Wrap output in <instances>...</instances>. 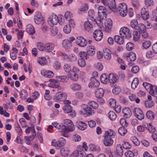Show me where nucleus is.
<instances>
[{"label":"nucleus","instance_id":"nucleus-1","mask_svg":"<svg viewBox=\"0 0 157 157\" xmlns=\"http://www.w3.org/2000/svg\"><path fill=\"white\" fill-rule=\"evenodd\" d=\"M102 2L105 6H108L109 8L113 11L117 12L119 9H126L127 6L125 4H120L119 7L117 8L115 0H101Z\"/></svg>","mask_w":157,"mask_h":157},{"label":"nucleus","instance_id":"nucleus-2","mask_svg":"<svg viewBox=\"0 0 157 157\" xmlns=\"http://www.w3.org/2000/svg\"><path fill=\"white\" fill-rule=\"evenodd\" d=\"M106 9L103 6H100L98 8V14L99 21L98 20L97 21L98 22H99L100 23L102 22L103 20H105L107 17V14L106 13Z\"/></svg>","mask_w":157,"mask_h":157},{"label":"nucleus","instance_id":"nucleus-3","mask_svg":"<svg viewBox=\"0 0 157 157\" xmlns=\"http://www.w3.org/2000/svg\"><path fill=\"white\" fill-rule=\"evenodd\" d=\"M67 94L65 93H57L53 97V100L56 102L64 101H66Z\"/></svg>","mask_w":157,"mask_h":157},{"label":"nucleus","instance_id":"nucleus-4","mask_svg":"<svg viewBox=\"0 0 157 157\" xmlns=\"http://www.w3.org/2000/svg\"><path fill=\"white\" fill-rule=\"evenodd\" d=\"M120 34L123 37L130 38L132 36L131 33L129 29L126 27H123L121 28L120 31Z\"/></svg>","mask_w":157,"mask_h":157},{"label":"nucleus","instance_id":"nucleus-5","mask_svg":"<svg viewBox=\"0 0 157 157\" xmlns=\"http://www.w3.org/2000/svg\"><path fill=\"white\" fill-rule=\"evenodd\" d=\"M60 139L61 140L58 141L54 139L51 142V145L58 148H60L66 142L65 139L63 138H61Z\"/></svg>","mask_w":157,"mask_h":157},{"label":"nucleus","instance_id":"nucleus-6","mask_svg":"<svg viewBox=\"0 0 157 157\" xmlns=\"http://www.w3.org/2000/svg\"><path fill=\"white\" fill-rule=\"evenodd\" d=\"M133 112L135 113V116L139 120H141L144 118V114L141 110L138 108H135Z\"/></svg>","mask_w":157,"mask_h":157},{"label":"nucleus","instance_id":"nucleus-7","mask_svg":"<svg viewBox=\"0 0 157 157\" xmlns=\"http://www.w3.org/2000/svg\"><path fill=\"white\" fill-rule=\"evenodd\" d=\"M34 19L35 23L36 24L43 25L44 23V18L40 13H38L35 16Z\"/></svg>","mask_w":157,"mask_h":157},{"label":"nucleus","instance_id":"nucleus-8","mask_svg":"<svg viewBox=\"0 0 157 157\" xmlns=\"http://www.w3.org/2000/svg\"><path fill=\"white\" fill-rule=\"evenodd\" d=\"M37 48L40 51H45L47 52H49V43H47L44 44L42 42H38L37 43Z\"/></svg>","mask_w":157,"mask_h":157},{"label":"nucleus","instance_id":"nucleus-9","mask_svg":"<svg viewBox=\"0 0 157 157\" xmlns=\"http://www.w3.org/2000/svg\"><path fill=\"white\" fill-rule=\"evenodd\" d=\"M76 42L78 45L83 47H85L87 44L86 40L81 36L77 37Z\"/></svg>","mask_w":157,"mask_h":157},{"label":"nucleus","instance_id":"nucleus-10","mask_svg":"<svg viewBox=\"0 0 157 157\" xmlns=\"http://www.w3.org/2000/svg\"><path fill=\"white\" fill-rule=\"evenodd\" d=\"M103 36V33L100 30H95L93 34L94 38L97 41H101L102 38Z\"/></svg>","mask_w":157,"mask_h":157},{"label":"nucleus","instance_id":"nucleus-11","mask_svg":"<svg viewBox=\"0 0 157 157\" xmlns=\"http://www.w3.org/2000/svg\"><path fill=\"white\" fill-rule=\"evenodd\" d=\"M99 82L94 77H92L88 86L90 88H96L99 87Z\"/></svg>","mask_w":157,"mask_h":157},{"label":"nucleus","instance_id":"nucleus-12","mask_svg":"<svg viewBox=\"0 0 157 157\" xmlns=\"http://www.w3.org/2000/svg\"><path fill=\"white\" fill-rule=\"evenodd\" d=\"M71 102L69 100H66L64 101L65 105L63 107V110L65 113H69L72 111V108L71 106L69 105L71 104Z\"/></svg>","mask_w":157,"mask_h":157},{"label":"nucleus","instance_id":"nucleus-13","mask_svg":"<svg viewBox=\"0 0 157 157\" xmlns=\"http://www.w3.org/2000/svg\"><path fill=\"white\" fill-rule=\"evenodd\" d=\"M82 107L84 111V114L87 116L91 115L94 113V112L92 110V108L84 104L82 105Z\"/></svg>","mask_w":157,"mask_h":157},{"label":"nucleus","instance_id":"nucleus-14","mask_svg":"<svg viewBox=\"0 0 157 157\" xmlns=\"http://www.w3.org/2000/svg\"><path fill=\"white\" fill-rule=\"evenodd\" d=\"M74 129V125L72 122L70 123V124H68L67 126H65L62 124V130L61 131L62 132L71 131H73Z\"/></svg>","mask_w":157,"mask_h":157},{"label":"nucleus","instance_id":"nucleus-15","mask_svg":"<svg viewBox=\"0 0 157 157\" xmlns=\"http://www.w3.org/2000/svg\"><path fill=\"white\" fill-rule=\"evenodd\" d=\"M85 152L83 150L75 151L69 157H85Z\"/></svg>","mask_w":157,"mask_h":157},{"label":"nucleus","instance_id":"nucleus-16","mask_svg":"<svg viewBox=\"0 0 157 157\" xmlns=\"http://www.w3.org/2000/svg\"><path fill=\"white\" fill-rule=\"evenodd\" d=\"M104 144L106 146H110L113 144V140L112 138L104 135Z\"/></svg>","mask_w":157,"mask_h":157},{"label":"nucleus","instance_id":"nucleus-17","mask_svg":"<svg viewBox=\"0 0 157 157\" xmlns=\"http://www.w3.org/2000/svg\"><path fill=\"white\" fill-rule=\"evenodd\" d=\"M122 113L124 114V117L127 118H129L132 115L131 110L128 107L123 109Z\"/></svg>","mask_w":157,"mask_h":157},{"label":"nucleus","instance_id":"nucleus-18","mask_svg":"<svg viewBox=\"0 0 157 157\" xmlns=\"http://www.w3.org/2000/svg\"><path fill=\"white\" fill-rule=\"evenodd\" d=\"M111 51L107 48H105L103 49V54L105 59L108 60H109L111 59Z\"/></svg>","mask_w":157,"mask_h":157},{"label":"nucleus","instance_id":"nucleus-19","mask_svg":"<svg viewBox=\"0 0 157 157\" xmlns=\"http://www.w3.org/2000/svg\"><path fill=\"white\" fill-rule=\"evenodd\" d=\"M113 22L110 19H107L105 23V30L106 31L110 32L112 27Z\"/></svg>","mask_w":157,"mask_h":157},{"label":"nucleus","instance_id":"nucleus-20","mask_svg":"<svg viewBox=\"0 0 157 157\" xmlns=\"http://www.w3.org/2000/svg\"><path fill=\"white\" fill-rule=\"evenodd\" d=\"M109 82L110 83L114 84L118 80V76L112 73L110 74L109 75Z\"/></svg>","mask_w":157,"mask_h":157},{"label":"nucleus","instance_id":"nucleus-21","mask_svg":"<svg viewBox=\"0 0 157 157\" xmlns=\"http://www.w3.org/2000/svg\"><path fill=\"white\" fill-rule=\"evenodd\" d=\"M84 25L85 29L88 32H91L93 30V26L89 21H85Z\"/></svg>","mask_w":157,"mask_h":157},{"label":"nucleus","instance_id":"nucleus-22","mask_svg":"<svg viewBox=\"0 0 157 157\" xmlns=\"http://www.w3.org/2000/svg\"><path fill=\"white\" fill-rule=\"evenodd\" d=\"M50 21L53 25H56L59 22L58 17L56 15L52 13L50 17Z\"/></svg>","mask_w":157,"mask_h":157},{"label":"nucleus","instance_id":"nucleus-23","mask_svg":"<svg viewBox=\"0 0 157 157\" xmlns=\"http://www.w3.org/2000/svg\"><path fill=\"white\" fill-rule=\"evenodd\" d=\"M117 155L122 157L124 155L123 148L120 144H118L116 147Z\"/></svg>","mask_w":157,"mask_h":157},{"label":"nucleus","instance_id":"nucleus-24","mask_svg":"<svg viewBox=\"0 0 157 157\" xmlns=\"http://www.w3.org/2000/svg\"><path fill=\"white\" fill-rule=\"evenodd\" d=\"M27 32L30 35H33L35 33V28L31 24H29L27 25L26 28Z\"/></svg>","mask_w":157,"mask_h":157},{"label":"nucleus","instance_id":"nucleus-25","mask_svg":"<svg viewBox=\"0 0 157 157\" xmlns=\"http://www.w3.org/2000/svg\"><path fill=\"white\" fill-rule=\"evenodd\" d=\"M62 45L66 49H70L72 46L71 42V40H65L63 41Z\"/></svg>","mask_w":157,"mask_h":157},{"label":"nucleus","instance_id":"nucleus-26","mask_svg":"<svg viewBox=\"0 0 157 157\" xmlns=\"http://www.w3.org/2000/svg\"><path fill=\"white\" fill-rule=\"evenodd\" d=\"M36 135L32 134L29 136H25L24 137V140L26 143L28 145H30L31 141L34 139Z\"/></svg>","mask_w":157,"mask_h":157},{"label":"nucleus","instance_id":"nucleus-27","mask_svg":"<svg viewBox=\"0 0 157 157\" xmlns=\"http://www.w3.org/2000/svg\"><path fill=\"white\" fill-rule=\"evenodd\" d=\"M104 93V91L102 88L98 89L95 92L96 97L97 98H102L103 96Z\"/></svg>","mask_w":157,"mask_h":157},{"label":"nucleus","instance_id":"nucleus-28","mask_svg":"<svg viewBox=\"0 0 157 157\" xmlns=\"http://www.w3.org/2000/svg\"><path fill=\"white\" fill-rule=\"evenodd\" d=\"M122 36H120L118 35H115L114 39L116 42L119 44H123L124 42V40Z\"/></svg>","mask_w":157,"mask_h":157},{"label":"nucleus","instance_id":"nucleus-29","mask_svg":"<svg viewBox=\"0 0 157 157\" xmlns=\"http://www.w3.org/2000/svg\"><path fill=\"white\" fill-rule=\"evenodd\" d=\"M141 13L142 18L144 20H146L149 18V16L148 12L146 11L145 9H142Z\"/></svg>","mask_w":157,"mask_h":157},{"label":"nucleus","instance_id":"nucleus-30","mask_svg":"<svg viewBox=\"0 0 157 157\" xmlns=\"http://www.w3.org/2000/svg\"><path fill=\"white\" fill-rule=\"evenodd\" d=\"M88 19L89 20H91L93 21L94 24L95 23H96L100 28H101V27H102L103 24V22L102 21V22L101 23H100L99 22H98V20L99 21H100L99 20H100V19H99V17H98L96 19H95L94 18V16H92V17H89Z\"/></svg>","mask_w":157,"mask_h":157},{"label":"nucleus","instance_id":"nucleus-31","mask_svg":"<svg viewBox=\"0 0 157 157\" xmlns=\"http://www.w3.org/2000/svg\"><path fill=\"white\" fill-rule=\"evenodd\" d=\"M127 59L131 61H134L136 59V55L134 52H131L126 56Z\"/></svg>","mask_w":157,"mask_h":157},{"label":"nucleus","instance_id":"nucleus-32","mask_svg":"<svg viewBox=\"0 0 157 157\" xmlns=\"http://www.w3.org/2000/svg\"><path fill=\"white\" fill-rule=\"evenodd\" d=\"M140 31L136 30L134 31L133 33V40L135 41L138 40L140 38Z\"/></svg>","mask_w":157,"mask_h":157},{"label":"nucleus","instance_id":"nucleus-33","mask_svg":"<svg viewBox=\"0 0 157 157\" xmlns=\"http://www.w3.org/2000/svg\"><path fill=\"white\" fill-rule=\"evenodd\" d=\"M143 84L147 91L149 92L150 94H151V91L153 90V86L147 82H143Z\"/></svg>","mask_w":157,"mask_h":157},{"label":"nucleus","instance_id":"nucleus-34","mask_svg":"<svg viewBox=\"0 0 157 157\" xmlns=\"http://www.w3.org/2000/svg\"><path fill=\"white\" fill-rule=\"evenodd\" d=\"M100 81L102 83L105 84H106L109 82V78H108V76L106 74H103L101 75Z\"/></svg>","mask_w":157,"mask_h":157},{"label":"nucleus","instance_id":"nucleus-35","mask_svg":"<svg viewBox=\"0 0 157 157\" xmlns=\"http://www.w3.org/2000/svg\"><path fill=\"white\" fill-rule=\"evenodd\" d=\"M130 26L131 27L136 30L138 29L139 24L137 20H133L130 22Z\"/></svg>","mask_w":157,"mask_h":157},{"label":"nucleus","instance_id":"nucleus-36","mask_svg":"<svg viewBox=\"0 0 157 157\" xmlns=\"http://www.w3.org/2000/svg\"><path fill=\"white\" fill-rule=\"evenodd\" d=\"M31 132L32 134L36 135V131L34 126L28 127L25 130V132L27 134H29Z\"/></svg>","mask_w":157,"mask_h":157},{"label":"nucleus","instance_id":"nucleus-37","mask_svg":"<svg viewBox=\"0 0 157 157\" xmlns=\"http://www.w3.org/2000/svg\"><path fill=\"white\" fill-rule=\"evenodd\" d=\"M116 135L115 132L111 129L109 130V131L105 132L104 135L113 138Z\"/></svg>","mask_w":157,"mask_h":157},{"label":"nucleus","instance_id":"nucleus-38","mask_svg":"<svg viewBox=\"0 0 157 157\" xmlns=\"http://www.w3.org/2000/svg\"><path fill=\"white\" fill-rule=\"evenodd\" d=\"M59 86L58 82L54 79H50V87L56 88Z\"/></svg>","mask_w":157,"mask_h":157},{"label":"nucleus","instance_id":"nucleus-39","mask_svg":"<svg viewBox=\"0 0 157 157\" xmlns=\"http://www.w3.org/2000/svg\"><path fill=\"white\" fill-rule=\"evenodd\" d=\"M146 116L148 119L151 120L152 121L154 119V114L151 111H148L146 113Z\"/></svg>","mask_w":157,"mask_h":157},{"label":"nucleus","instance_id":"nucleus-40","mask_svg":"<svg viewBox=\"0 0 157 157\" xmlns=\"http://www.w3.org/2000/svg\"><path fill=\"white\" fill-rule=\"evenodd\" d=\"M86 124L82 122H79L77 124L78 128L81 130H83L86 128Z\"/></svg>","mask_w":157,"mask_h":157},{"label":"nucleus","instance_id":"nucleus-41","mask_svg":"<svg viewBox=\"0 0 157 157\" xmlns=\"http://www.w3.org/2000/svg\"><path fill=\"white\" fill-rule=\"evenodd\" d=\"M51 36H55L57 35L58 32V29L55 26L51 27L50 29Z\"/></svg>","mask_w":157,"mask_h":157},{"label":"nucleus","instance_id":"nucleus-42","mask_svg":"<svg viewBox=\"0 0 157 157\" xmlns=\"http://www.w3.org/2000/svg\"><path fill=\"white\" fill-rule=\"evenodd\" d=\"M139 83V80L137 78H135L133 80L131 84L132 88L135 89Z\"/></svg>","mask_w":157,"mask_h":157},{"label":"nucleus","instance_id":"nucleus-43","mask_svg":"<svg viewBox=\"0 0 157 157\" xmlns=\"http://www.w3.org/2000/svg\"><path fill=\"white\" fill-rule=\"evenodd\" d=\"M87 53L89 57L90 56H93L95 53V51L93 47L92 46H90L87 49Z\"/></svg>","mask_w":157,"mask_h":157},{"label":"nucleus","instance_id":"nucleus-44","mask_svg":"<svg viewBox=\"0 0 157 157\" xmlns=\"http://www.w3.org/2000/svg\"><path fill=\"white\" fill-rule=\"evenodd\" d=\"M20 96L22 99H25L28 96V93L24 89L21 90L20 93Z\"/></svg>","mask_w":157,"mask_h":157},{"label":"nucleus","instance_id":"nucleus-45","mask_svg":"<svg viewBox=\"0 0 157 157\" xmlns=\"http://www.w3.org/2000/svg\"><path fill=\"white\" fill-rule=\"evenodd\" d=\"M38 62L41 65H44L47 64V60L45 58L39 57L37 59Z\"/></svg>","mask_w":157,"mask_h":157},{"label":"nucleus","instance_id":"nucleus-46","mask_svg":"<svg viewBox=\"0 0 157 157\" xmlns=\"http://www.w3.org/2000/svg\"><path fill=\"white\" fill-rule=\"evenodd\" d=\"M118 132L121 135L124 136L127 132V130L124 127H122L119 128Z\"/></svg>","mask_w":157,"mask_h":157},{"label":"nucleus","instance_id":"nucleus-47","mask_svg":"<svg viewBox=\"0 0 157 157\" xmlns=\"http://www.w3.org/2000/svg\"><path fill=\"white\" fill-rule=\"evenodd\" d=\"M109 117L111 120L113 121L116 118L117 115L113 111H110L109 113Z\"/></svg>","mask_w":157,"mask_h":157},{"label":"nucleus","instance_id":"nucleus-48","mask_svg":"<svg viewBox=\"0 0 157 157\" xmlns=\"http://www.w3.org/2000/svg\"><path fill=\"white\" fill-rule=\"evenodd\" d=\"M154 102L152 100L146 101L145 102V106L147 108H151L154 105Z\"/></svg>","mask_w":157,"mask_h":157},{"label":"nucleus","instance_id":"nucleus-49","mask_svg":"<svg viewBox=\"0 0 157 157\" xmlns=\"http://www.w3.org/2000/svg\"><path fill=\"white\" fill-rule=\"evenodd\" d=\"M79 56L81 58V59L85 58V59L87 60L88 59L89 57L88 54H87V52H80L79 53Z\"/></svg>","mask_w":157,"mask_h":157},{"label":"nucleus","instance_id":"nucleus-50","mask_svg":"<svg viewBox=\"0 0 157 157\" xmlns=\"http://www.w3.org/2000/svg\"><path fill=\"white\" fill-rule=\"evenodd\" d=\"M63 69L64 71L67 73H70L71 71V66L68 64H66L63 66Z\"/></svg>","mask_w":157,"mask_h":157},{"label":"nucleus","instance_id":"nucleus-51","mask_svg":"<svg viewBox=\"0 0 157 157\" xmlns=\"http://www.w3.org/2000/svg\"><path fill=\"white\" fill-rule=\"evenodd\" d=\"M117 12L120 14L121 16L122 17H125L127 15V9L121 10L119 9L117 11Z\"/></svg>","mask_w":157,"mask_h":157},{"label":"nucleus","instance_id":"nucleus-52","mask_svg":"<svg viewBox=\"0 0 157 157\" xmlns=\"http://www.w3.org/2000/svg\"><path fill=\"white\" fill-rule=\"evenodd\" d=\"M41 74L42 76L45 78H48L49 76V71L45 69H42L41 71Z\"/></svg>","mask_w":157,"mask_h":157},{"label":"nucleus","instance_id":"nucleus-53","mask_svg":"<svg viewBox=\"0 0 157 157\" xmlns=\"http://www.w3.org/2000/svg\"><path fill=\"white\" fill-rule=\"evenodd\" d=\"M120 122L123 127H127L128 125V123L126 121L124 118H121L120 120Z\"/></svg>","mask_w":157,"mask_h":157},{"label":"nucleus","instance_id":"nucleus-54","mask_svg":"<svg viewBox=\"0 0 157 157\" xmlns=\"http://www.w3.org/2000/svg\"><path fill=\"white\" fill-rule=\"evenodd\" d=\"M138 29H137L139 31H140V32H143V31H146V26L143 24H140L138 26Z\"/></svg>","mask_w":157,"mask_h":157},{"label":"nucleus","instance_id":"nucleus-55","mask_svg":"<svg viewBox=\"0 0 157 157\" xmlns=\"http://www.w3.org/2000/svg\"><path fill=\"white\" fill-rule=\"evenodd\" d=\"M78 64L81 67H84L86 65V63L83 59H80L78 60Z\"/></svg>","mask_w":157,"mask_h":157},{"label":"nucleus","instance_id":"nucleus-56","mask_svg":"<svg viewBox=\"0 0 157 157\" xmlns=\"http://www.w3.org/2000/svg\"><path fill=\"white\" fill-rule=\"evenodd\" d=\"M89 104L91 106L94 108L95 109H97L98 107V104L94 101H89Z\"/></svg>","mask_w":157,"mask_h":157},{"label":"nucleus","instance_id":"nucleus-57","mask_svg":"<svg viewBox=\"0 0 157 157\" xmlns=\"http://www.w3.org/2000/svg\"><path fill=\"white\" fill-rule=\"evenodd\" d=\"M71 30V27L70 26L66 25L63 28L64 32L68 34L70 33Z\"/></svg>","mask_w":157,"mask_h":157},{"label":"nucleus","instance_id":"nucleus-58","mask_svg":"<svg viewBox=\"0 0 157 157\" xmlns=\"http://www.w3.org/2000/svg\"><path fill=\"white\" fill-rule=\"evenodd\" d=\"M151 45V42L149 41H146L143 43V47L145 49L148 48Z\"/></svg>","mask_w":157,"mask_h":157},{"label":"nucleus","instance_id":"nucleus-59","mask_svg":"<svg viewBox=\"0 0 157 157\" xmlns=\"http://www.w3.org/2000/svg\"><path fill=\"white\" fill-rule=\"evenodd\" d=\"M70 78L73 81H76L78 79V75L76 73H74L72 74Z\"/></svg>","mask_w":157,"mask_h":157},{"label":"nucleus","instance_id":"nucleus-60","mask_svg":"<svg viewBox=\"0 0 157 157\" xmlns=\"http://www.w3.org/2000/svg\"><path fill=\"white\" fill-rule=\"evenodd\" d=\"M19 122L21 124L22 128H25L27 127L26 122L24 119L23 118L20 119Z\"/></svg>","mask_w":157,"mask_h":157},{"label":"nucleus","instance_id":"nucleus-61","mask_svg":"<svg viewBox=\"0 0 157 157\" xmlns=\"http://www.w3.org/2000/svg\"><path fill=\"white\" fill-rule=\"evenodd\" d=\"M53 66L56 70H59L61 67V63L58 60H56L54 62Z\"/></svg>","mask_w":157,"mask_h":157},{"label":"nucleus","instance_id":"nucleus-62","mask_svg":"<svg viewBox=\"0 0 157 157\" xmlns=\"http://www.w3.org/2000/svg\"><path fill=\"white\" fill-rule=\"evenodd\" d=\"M153 90L151 91V94L157 98V86H153Z\"/></svg>","mask_w":157,"mask_h":157},{"label":"nucleus","instance_id":"nucleus-63","mask_svg":"<svg viewBox=\"0 0 157 157\" xmlns=\"http://www.w3.org/2000/svg\"><path fill=\"white\" fill-rule=\"evenodd\" d=\"M76 60V56L75 55L71 54L69 56L68 60L69 62H74Z\"/></svg>","mask_w":157,"mask_h":157},{"label":"nucleus","instance_id":"nucleus-64","mask_svg":"<svg viewBox=\"0 0 157 157\" xmlns=\"http://www.w3.org/2000/svg\"><path fill=\"white\" fill-rule=\"evenodd\" d=\"M132 142L136 146L139 145L140 143L138 139L135 136L132 137L131 138Z\"/></svg>","mask_w":157,"mask_h":157}]
</instances>
